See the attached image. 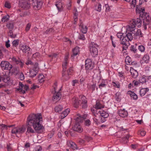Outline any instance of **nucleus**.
Returning a JSON list of instances; mask_svg holds the SVG:
<instances>
[{
  "mask_svg": "<svg viewBox=\"0 0 151 151\" xmlns=\"http://www.w3.org/2000/svg\"><path fill=\"white\" fill-rule=\"evenodd\" d=\"M39 55V54L38 52H36V53L33 54L32 55L33 58H36Z\"/></svg>",
  "mask_w": 151,
  "mask_h": 151,
  "instance_id": "obj_64",
  "label": "nucleus"
},
{
  "mask_svg": "<svg viewBox=\"0 0 151 151\" xmlns=\"http://www.w3.org/2000/svg\"><path fill=\"white\" fill-rule=\"evenodd\" d=\"M87 117V115L86 114H84L82 115H81L80 114H78L77 116L75 118V120L76 121V123H79L81 122L83 120L86 118Z\"/></svg>",
  "mask_w": 151,
  "mask_h": 151,
  "instance_id": "obj_11",
  "label": "nucleus"
},
{
  "mask_svg": "<svg viewBox=\"0 0 151 151\" xmlns=\"http://www.w3.org/2000/svg\"><path fill=\"white\" fill-rule=\"evenodd\" d=\"M21 50H22L23 52L26 53L30 50V48L28 46L23 45L22 46Z\"/></svg>",
  "mask_w": 151,
  "mask_h": 151,
  "instance_id": "obj_29",
  "label": "nucleus"
},
{
  "mask_svg": "<svg viewBox=\"0 0 151 151\" xmlns=\"http://www.w3.org/2000/svg\"><path fill=\"white\" fill-rule=\"evenodd\" d=\"M139 134H140L142 136H144L146 134V132L145 131L142 130H140L138 132Z\"/></svg>",
  "mask_w": 151,
  "mask_h": 151,
  "instance_id": "obj_53",
  "label": "nucleus"
},
{
  "mask_svg": "<svg viewBox=\"0 0 151 151\" xmlns=\"http://www.w3.org/2000/svg\"><path fill=\"white\" fill-rule=\"evenodd\" d=\"M63 109L62 106L60 105H58L55 107V109L56 112H59Z\"/></svg>",
  "mask_w": 151,
  "mask_h": 151,
  "instance_id": "obj_39",
  "label": "nucleus"
},
{
  "mask_svg": "<svg viewBox=\"0 0 151 151\" xmlns=\"http://www.w3.org/2000/svg\"><path fill=\"white\" fill-rule=\"evenodd\" d=\"M19 78L21 80H23L24 79V76L23 74L21 73H20Z\"/></svg>",
  "mask_w": 151,
  "mask_h": 151,
  "instance_id": "obj_62",
  "label": "nucleus"
},
{
  "mask_svg": "<svg viewBox=\"0 0 151 151\" xmlns=\"http://www.w3.org/2000/svg\"><path fill=\"white\" fill-rule=\"evenodd\" d=\"M80 29L81 31L83 33L85 34L87 32V27L86 26H84L82 22H81L79 25Z\"/></svg>",
  "mask_w": 151,
  "mask_h": 151,
  "instance_id": "obj_18",
  "label": "nucleus"
},
{
  "mask_svg": "<svg viewBox=\"0 0 151 151\" xmlns=\"http://www.w3.org/2000/svg\"><path fill=\"white\" fill-rule=\"evenodd\" d=\"M118 114L119 116L122 117L127 116L128 115V112L124 109L123 110H119L118 111Z\"/></svg>",
  "mask_w": 151,
  "mask_h": 151,
  "instance_id": "obj_15",
  "label": "nucleus"
},
{
  "mask_svg": "<svg viewBox=\"0 0 151 151\" xmlns=\"http://www.w3.org/2000/svg\"><path fill=\"white\" fill-rule=\"evenodd\" d=\"M73 128L74 131L78 132H81L83 131V128L79 123H76Z\"/></svg>",
  "mask_w": 151,
  "mask_h": 151,
  "instance_id": "obj_13",
  "label": "nucleus"
},
{
  "mask_svg": "<svg viewBox=\"0 0 151 151\" xmlns=\"http://www.w3.org/2000/svg\"><path fill=\"white\" fill-rule=\"evenodd\" d=\"M79 38L80 39L83 40H84L85 39L84 35L83 34L80 35Z\"/></svg>",
  "mask_w": 151,
  "mask_h": 151,
  "instance_id": "obj_59",
  "label": "nucleus"
},
{
  "mask_svg": "<svg viewBox=\"0 0 151 151\" xmlns=\"http://www.w3.org/2000/svg\"><path fill=\"white\" fill-rule=\"evenodd\" d=\"M98 113L100 114L101 116L104 118H106L109 116V114L106 111L102 110H100L98 111Z\"/></svg>",
  "mask_w": 151,
  "mask_h": 151,
  "instance_id": "obj_20",
  "label": "nucleus"
},
{
  "mask_svg": "<svg viewBox=\"0 0 151 151\" xmlns=\"http://www.w3.org/2000/svg\"><path fill=\"white\" fill-rule=\"evenodd\" d=\"M142 60L145 63H147L149 60V55H145L143 57Z\"/></svg>",
  "mask_w": 151,
  "mask_h": 151,
  "instance_id": "obj_42",
  "label": "nucleus"
},
{
  "mask_svg": "<svg viewBox=\"0 0 151 151\" xmlns=\"http://www.w3.org/2000/svg\"><path fill=\"white\" fill-rule=\"evenodd\" d=\"M135 25L133 24H132V23L129 26V27L127 29V32H129L132 34V35L133 32H135V30L136 29L135 28Z\"/></svg>",
  "mask_w": 151,
  "mask_h": 151,
  "instance_id": "obj_14",
  "label": "nucleus"
},
{
  "mask_svg": "<svg viewBox=\"0 0 151 151\" xmlns=\"http://www.w3.org/2000/svg\"><path fill=\"white\" fill-rule=\"evenodd\" d=\"M67 145L70 148L73 149H77V146L76 144L71 141H68L67 142Z\"/></svg>",
  "mask_w": 151,
  "mask_h": 151,
  "instance_id": "obj_19",
  "label": "nucleus"
},
{
  "mask_svg": "<svg viewBox=\"0 0 151 151\" xmlns=\"http://www.w3.org/2000/svg\"><path fill=\"white\" fill-rule=\"evenodd\" d=\"M132 77L134 78H136L138 76V73L136 70L133 68L131 67L130 70Z\"/></svg>",
  "mask_w": 151,
  "mask_h": 151,
  "instance_id": "obj_17",
  "label": "nucleus"
},
{
  "mask_svg": "<svg viewBox=\"0 0 151 151\" xmlns=\"http://www.w3.org/2000/svg\"><path fill=\"white\" fill-rule=\"evenodd\" d=\"M93 120L94 122L97 124H98L99 122L98 121V119L95 117L93 118Z\"/></svg>",
  "mask_w": 151,
  "mask_h": 151,
  "instance_id": "obj_63",
  "label": "nucleus"
},
{
  "mask_svg": "<svg viewBox=\"0 0 151 151\" xmlns=\"http://www.w3.org/2000/svg\"><path fill=\"white\" fill-rule=\"evenodd\" d=\"M147 80V76H143L140 78L139 81L140 83H143L146 82Z\"/></svg>",
  "mask_w": 151,
  "mask_h": 151,
  "instance_id": "obj_32",
  "label": "nucleus"
},
{
  "mask_svg": "<svg viewBox=\"0 0 151 151\" xmlns=\"http://www.w3.org/2000/svg\"><path fill=\"white\" fill-rule=\"evenodd\" d=\"M38 68H36L35 70L33 69L29 71L30 73V77L33 78L38 73Z\"/></svg>",
  "mask_w": 151,
  "mask_h": 151,
  "instance_id": "obj_21",
  "label": "nucleus"
},
{
  "mask_svg": "<svg viewBox=\"0 0 151 151\" xmlns=\"http://www.w3.org/2000/svg\"><path fill=\"white\" fill-rule=\"evenodd\" d=\"M9 40H8L6 42L5 46L7 48L9 47L10 46V44H9Z\"/></svg>",
  "mask_w": 151,
  "mask_h": 151,
  "instance_id": "obj_56",
  "label": "nucleus"
},
{
  "mask_svg": "<svg viewBox=\"0 0 151 151\" xmlns=\"http://www.w3.org/2000/svg\"><path fill=\"white\" fill-rule=\"evenodd\" d=\"M127 93L129 94L131 97L134 100H136L138 98L137 96L134 92L131 91H128L127 92Z\"/></svg>",
  "mask_w": 151,
  "mask_h": 151,
  "instance_id": "obj_25",
  "label": "nucleus"
},
{
  "mask_svg": "<svg viewBox=\"0 0 151 151\" xmlns=\"http://www.w3.org/2000/svg\"><path fill=\"white\" fill-rule=\"evenodd\" d=\"M91 111L94 116L95 117H97V116L98 115V114L97 113V111L96 110L95 111L94 110H93V111L92 110H91Z\"/></svg>",
  "mask_w": 151,
  "mask_h": 151,
  "instance_id": "obj_61",
  "label": "nucleus"
},
{
  "mask_svg": "<svg viewBox=\"0 0 151 151\" xmlns=\"http://www.w3.org/2000/svg\"><path fill=\"white\" fill-rule=\"evenodd\" d=\"M104 106L103 105L100 104L99 102L97 101L94 108L95 109L97 110L98 109H101V108H104Z\"/></svg>",
  "mask_w": 151,
  "mask_h": 151,
  "instance_id": "obj_27",
  "label": "nucleus"
},
{
  "mask_svg": "<svg viewBox=\"0 0 151 151\" xmlns=\"http://www.w3.org/2000/svg\"><path fill=\"white\" fill-rule=\"evenodd\" d=\"M85 139L87 141H89L92 139V138L91 137L88 136H85Z\"/></svg>",
  "mask_w": 151,
  "mask_h": 151,
  "instance_id": "obj_60",
  "label": "nucleus"
},
{
  "mask_svg": "<svg viewBox=\"0 0 151 151\" xmlns=\"http://www.w3.org/2000/svg\"><path fill=\"white\" fill-rule=\"evenodd\" d=\"M121 94L119 92H117L115 94V98L116 100L118 102L120 101L121 100Z\"/></svg>",
  "mask_w": 151,
  "mask_h": 151,
  "instance_id": "obj_36",
  "label": "nucleus"
},
{
  "mask_svg": "<svg viewBox=\"0 0 151 151\" xmlns=\"http://www.w3.org/2000/svg\"><path fill=\"white\" fill-rule=\"evenodd\" d=\"M70 111V109H67L63 111L61 114V117L62 119L64 118L69 113Z\"/></svg>",
  "mask_w": 151,
  "mask_h": 151,
  "instance_id": "obj_24",
  "label": "nucleus"
},
{
  "mask_svg": "<svg viewBox=\"0 0 151 151\" xmlns=\"http://www.w3.org/2000/svg\"><path fill=\"white\" fill-rule=\"evenodd\" d=\"M31 26V24L30 23H28L27 24L25 28V30L27 32L29 30V29H30Z\"/></svg>",
  "mask_w": 151,
  "mask_h": 151,
  "instance_id": "obj_55",
  "label": "nucleus"
},
{
  "mask_svg": "<svg viewBox=\"0 0 151 151\" xmlns=\"http://www.w3.org/2000/svg\"><path fill=\"white\" fill-rule=\"evenodd\" d=\"M42 2L41 1H36V4L37 5V6H34L35 7V8L37 9V10H39L42 7Z\"/></svg>",
  "mask_w": 151,
  "mask_h": 151,
  "instance_id": "obj_37",
  "label": "nucleus"
},
{
  "mask_svg": "<svg viewBox=\"0 0 151 151\" xmlns=\"http://www.w3.org/2000/svg\"><path fill=\"white\" fill-rule=\"evenodd\" d=\"M106 86V84L104 82H102L99 85V88L101 89L102 88L105 87Z\"/></svg>",
  "mask_w": 151,
  "mask_h": 151,
  "instance_id": "obj_47",
  "label": "nucleus"
},
{
  "mask_svg": "<svg viewBox=\"0 0 151 151\" xmlns=\"http://www.w3.org/2000/svg\"><path fill=\"white\" fill-rule=\"evenodd\" d=\"M98 45L94 42H91L90 45V51L91 55L93 57H96L98 54L97 47Z\"/></svg>",
  "mask_w": 151,
  "mask_h": 151,
  "instance_id": "obj_5",
  "label": "nucleus"
},
{
  "mask_svg": "<svg viewBox=\"0 0 151 151\" xmlns=\"http://www.w3.org/2000/svg\"><path fill=\"white\" fill-rule=\"evenodd\" d=\"M16 91H19L20 92L22 93L23 94H24L25 93V91L24 90H23L22 88H20V87H19V88L16 89Z\"/></svg>",
  "mask_w": 151,
  "mask_h": 151,
  "instance_id": "obj_51",
  "label": "nucleus"
},
{
  "mask_svg": "<svg viewBox=\"0 0 151 151\" xmlns=\"http://www.w3.org/2000/svg\"><path fill=\"white\" fill-rule=\"evenodd\" d=\"M139 50L142 52H144L145 50L144 46L142 45H139L138 46Z\"/></svg>",
  "mask_w": 151,
  "mask_h": 151,
  "instance_id": "obj_46",
  "label": "nucleus"
},
{
  "mask_svg": "<svg viewBox=\"0 0 151 151\" xmlns=\"http://www.w3.org/2000/svg\"><path fill=\"white\" fill-rule=\"evenodd\" d=\"M19 40H14L12 42V44L14 46L16 47L19 44Z\"/></svg>",
  "mask_w": 151,
  "mask_h": 151,
  "instance_id": "obj_44",
  "label": "nucleus"
},
{
  "mask_svg": "<svg viewBox=\"0 0 151 151\" xmlns=\"http://www.w3.org/2000/svg\"><path fill=\"white\" fill-rule=\"evenodd\" d=\"M142 21L139 18H137L136 20L133 19L132 22V24H134L135 26L137 24H139V25H140L141 24Z\"/></svg>",
  "mask_w": 151,
  "mask_h": 151,
  "instance_id": "obj_26",
  "label": "nucleus"
},
{
  "mask_svg": "<svg viewBox=\"0 0 151 151\" xmlns=\"http://www.w3.org/2000/svg\"><path fill=\"white\" fill-rule=\"evenodd\" d=\"M55 5L59 11H61L62 10L63 6L61 3L58 2Z\"/></svg>",
  "mask_w": 151,
  "mask_h": 151,
  "instance_id": "obj_35",
  "label": "nucleus"
},
{
  "mask_svg": "<svg viewBox=\"0 0 151 151\" xmlns=\"http://www.w3.org/2000/svg\"><path fill=\"white\" fill-rule=\"evenodd\" d=\"M9 16L8 15L4 16L1 19V21L4 22H7L9 20Z\"/></svg>",
  "mask_w": 151,
  "mask_h": 151,
  "instance_id": "obj_38",
  "label": "nucleus"
},
{
  "mask_svg": "<svg viewBox=\"0 0 151 151\" xmlns=\"http://www.w3.org/2000/svg\"><path fill=\"white\" fill-rule=\"evenodd\" d=\"M36 0L35 1H33V3L32 4V6H33V8L35 10H37V9L35 8V7L34 6H37V5L36 4Z\"/></svg>",
  "mask_w": 151,
  "mask_h": 151,
  "instance_id": "obj_57",
  "label": "nucleus"
},
{
  "mask_svg": "<svg viewBox=\"0 0 151 151\" xmlns=\"http://www.w3.org/2000/svg\"><path fill=\"white\" fill-rule=\"evenodd\" d=\"M140 14L139 16L141 17H144L143 24L144 29L145 30L147 29V26L149 27H150L151 25L150 22V18L148 14L145 12H139Z\"/></svg>",
  "mask_w": 151,
  "mask_h": 151,
  "instance_id": "obj_4",
  "label": "nucleus"
},
{
  "mask_svg": "<svg viewBox=\"0 0 151 151\" xmlns=\"http://www.w3.org/2000/svg\"><path fill=\"white\" fill-rule=\"evenodd\" d=\"M122 33H118L116 35L117 37L120 38L121 41L120 43L123 45L122 48L123 50H126L128 48L127 44L129 41H131L133 39V36L129 32H126L125 35H123Z\"/></svg>",
  "mask_w": 151,
  "mask_h": 151,
  "instance_id": "obj_2",
  "label": "nucleus"
},
{
  "mask_svg": "<svg viewBox=\"0 0 151 151\" xmlns=\"http://www.w3.org/2000/svg\"><path fill=\"white\" fill-rule=\"evenodd\" d=\"M26 64L27 65H33V63L31 61L29 60H28L26 62Z\"/></svg>",
  "mask_w": 151,
  "mask_h": 151,
  "instance_id": "obj_58",
  "label": "nucleus"
},
{
  "mask_svg": "<svg viewBox=\"0 0 151 151\" xmlns=\"http://www.w3.org/2000/svg\"><path fill=\"white\" fill-rule=\"evenodd\" d=\"M87 87L89 89H91L92 91L95 90L96 88V84H93L92 85H91L90 84H88L87 85Z\"/></svg>",
  "mask_w": 151,
  "mask_h": 151,
  "instance_id": "obj_34",
  "label": "nucleus"
},
{
  "mask_svg": "<svg viewBox=\"0 0 151 151\" xmlns=\"http://www.w3.org/2000/svg\"><path fill=\"white\" fill-rule=\"evenodd\" d=\"M134 34L133 36V38L134 37V39H137L139 38L140 37H142V32L141 30L136 29L135 31V32H133Z\"/></svg>",
  "mask_w": 151,
  "mask_h": 151,
  "instance_id": "obj_12",
  "label": "nucleus"
},
{
  "mask_svg": "<svg viewBox=\"0 0 151 151\" xmlns=\"http://www.w3.org/2000/svg\"><path fill=\"white\" fill-rule=\"evenodd\" d=\"M79 100L76 98L72 99V102L75 107L78 108L80 105L83 109H86L87 107V101L85 96L81 95L79 96Z\"/></svg>",
  "mask_w": 151,
  "mask_h": 151,
  "instance_id": "obj_3",
  "label": "nucleus"
},
{
  "mask_svg": "<svg viewBox=\"0 0 151 151\" xmlns=\"http://www.w3.org/2000/svg\"><path fill=\"white\" fill-rule=\"evenodd\" d=\"M94 66L91 60L90 59H87L86 60L85 68L86 70H91L92 69Z\"/></svg>",
  "mask_w": 151,
  "mask_h": 151,
  "instance_id": "obj_10",
  "label": "nucleus"
},
{
  "mask_svg": "<svg viewBox=\"0 0 151 151\" xmlns=\"http://www.w3.org/2000/svg\"><path fill=\"white\" fill-rule=\"evenodd\" d=\"M101 5L100 4H96L95 6V9L97 11L100 12L101 10Z\"/></svg>",
  "mask_w": 151,
  "mask_h": 151,
  "instance_id": "obj_40",
  "label": "nucleus"
},
{
  "mask_svg": "<svg viewBox=\"0 0 151 151\" xmlns=\"http://www.w3.org/2000/svg\"><path fill=\"white\" fill-rule=\"evenodd\" d=\"M2 52L4 55H7L8 54V51L7 50H6L5 48L3 47H1Z\"/></svg>",
  "mask_w": 151,
  "mask_h": 151,
  "instance_id": "obj_43",
  "label": "nucleus"
},
{
  "mask_svg": "<svg viewBox=\"0 0 151 151\" xmlns=\"http://www.w3.org/2000/svg\"><path fill=\"white\" fill-rule=\"evenodd\" d=\"M149 91V89L148 88H144L141 89L139 91L140 96H144Z\"/></svg>",
  "mask_w": 151,
  "mask_h": 151,
  "instance_id": "obj_22",
  "label": "nucleus"
},
{
  "mask_svg": "<svg viewBox=\"0 0 151 151\" xmlns=\"http://www.w3.org/2000/svg\"><path fill=\"white\" fill-rule=\"evenodd\" d=\"M130 137V135L129 134H128L125 137H124L122 138V139L124 140H125L126 142H127L128 141V139Z\"/></svg>",
  "mask_w": 151,
  "mask_h": 151,
  "instance_id": "obj_54",
  "label": "nucleus"
},
{
  "mask_svg": "<svg viewBox=\"0 0 151 151\" xmlns=\"http://www.w3.org/2000/svg\"><path fill=\"white\" fill-rule=\"evenodd\" d=\"M125 62L128 63L127 64H130L131 62V58L129 57H127L125 59Z\"/></svg>",
  "mask_w": 151,
  "mask_h": 151,
  "instance_id": "obj_49",
  "label": "nucleus"
},
{
  "mask_svg": "<svg viewBox=\"0 0 151 151\" xmlns=\"http://www.w3.org/2000/svg\"><path fill=\"white\" fill-rule=\"evenodd\" d=\"M91 124V122L89 119H87L85 121L84 124L87 126H89Z\"/></svg>",
  "mask_w": 151,
  "mask_h": 151,
  "instance_id": "obj_50",
  "label": "nucleus"
},
{
  "mask_svg": "<svg viewBox=\"0 0 151 151\" xmlns=\"http://www.w3.org/2000/svg\"><path fill=\"white\" fill-rule=\"evenodd\" d=\"M131 50L133 51L134 52H136L137 51V50L136 48L134 46H132L131 47Z\"/></svg>",
  "mask_w": 151,
  "mask_h": 151,
  "instance_id": "obj_52",
  "label": "nucleus"
},
{
  "mask_svg": "<svg viewBox=\"0 0 151 151\" xmlns=\"http://www.w3.org/2000/svg\"><path fill=\"white\" fill-rule=\"evenodd\" d=\"M13 126V125H12L7 126L6 125L1 124H0V129L2 131L4 129L6 130L7 129V127H11Z\"/></svg>",
  "mask_w": 151,
  "mask_h": 151,
  "instance_id": "obj_31",
  "label": "nucleus"
},
{
  "mask_svg": "<svg viewBox=\"0 0 151 151\" xmlns=\"http://www.w3.org/2000/svg\"><path fill=\"white\" fill-rule=\"evenodd\" d=\"M79 48L78 47H76L73 50V55H71V57H73V56H76L78 54V53L79 52Z\"/></svg>",
  "mask_w": 151,
  "mask_h": 151,
  "instance_id": "obj_28",
  "label": "nucleus"
},
{
  "mask_svg": "<svg viewBox=\"0 0 151 151\" xmlns=\"http://www.w3.org/2000/svg\"><path fill=\"white\" fill-rule=\"evenodd\" d=\"M1 67L4 70H10L12 68V65L6 61H2L0 64Z\"/></svg>",
  "mask_w": 151,
  "mask_h": 151,
  "instance_id": "obj_9",
  "label": "nucleus"
},
{
  "mask_svg": "<svg viewBox=\"0 0 151 151\" xmlns=\"http://www.w3.org/2000/svg\"><path fill=\"white\" fill-rule=\"evenodd\" d=\"M67 62H65L63 64V71H65L66 69V66H67Z\"/></svg>",
  "mask_w": 151,
  "mask_h": 151,
  "instance_id": "obj_48",
  "label": "nucleus"
},
{
  "mask_svg": "<svg viewBox=\"0 0 151 151\" xmlns=\"http://www.w3.org/2000/svg\"><path fill=\"white\" fill-rule=\"evenodd\" d=\"M26 130V128L24 126L21 127H18L13 128L12 130V132L13 134H14L16 135V136L18 137L17 135L19 136L24 133Z\"/></svg>",
  "mask_w": 151,
  "mask_h": 151,
  "instance_id": "obj_6",
  "label": "nucleus"
},
{
  "mask_svg": "<svg viewBox=\"0 0 151 151\" xmlns=\"http://www.w3.org/2000/svg\"><path fill=\"white\" fill-rule=\"evenodd\" d=\"M10 80V77L7 75H3V81L5 83H7Z\"/></svg>",
  "mask_w": 151,
  "mask_h": 151,
  "instance_id": "obj_33",
  "label": "nucleus"
},
{
  "mask_svg": "<svg viewBox=\"0 0 151 151\" xmlns=\"http://www.w3.org/2000/svg\"><path fill=\"white\" fill-rule=\"evenodd\" d=\"M19 6L22 8L24 9H28L30 6V4L28 0H20Z\"/></svg>",
  "mask_w": 151,
  "mask_h": 151,
  "instance_id": "obj_8",
  "label": "nucleus"
},
{
  "mask_svg": "<svg viewBox=\"0 0 151 151\" xmlns=\"http://www.w3.org/2000/svg\"><path fill=\"white\" fill-rule=\"evenodd\" d=\"M42 121L41 115L39 114H31L29 115L27 119V132H28L34 133L35 132L31 127L32 125L35 131L37 133H42L44 128L40 124V121Z\"/></svg>",
  "mask_w": 151,
  "mask_h": 151,
  "instance_id": "obj_1",
  "label": "nucleus"
},
{
  "mask_svg": "<svg viewBox=\"0 0 151 151\" xmlns=\"http://www.w3.org/2000/svg\"><path fill=\"white\" fill-rule=\"evenodd\" d=\"M6 27L9 30H12L14 28V22H10L7 23Z\"/></svg>",
  "mask_w": 151,
  "mask_h": 151,
  "instance_id": "obj_23",
  "label": "nucleus"
},
{
  "mask_svg": "<svg viewBox=\"0 0 151 151\" xmlns=\"http://www.w3.org/2000/svg\"><path fill=\"white\" fill-rule=\"evenodd\" d=\"M4 6L8 9H10L11 7V6L10 3L6 1L5 3Z\"/></svg>",
  "mask_w": 151,
  "mask_h": 151,
  "instance_id": "obj_45",
  "label": "nucleus"
},
{
  "mask_svg": "<svg viewBox=\"0 0 151 151\" xmlns=\"http://www.w3.org/2000/svg\"><path fill=\"white\" fill-rule=\"evenodd\" d=\"M8 35L12 38H14L16 37V35H13V31L12 30H9L8 33Z\"/></svg>",
  "mask_w": 151,
  "mask_h": 151,
  "instance_id": "obj_41",
  "label": "nucleus"
},
{
  "mask_svg": "<svg viewBox=\"0 0 151 151\" xmlns=\"http://www.w3.org/2000/svg\"><path fill=\"white\" fill-rule=\"evenodd\" d=\"M57 83H55L54 84V91H52L53 95L52 96V100L53 101H58L60 100L61 98V94L58 91H56Z\"/></svg>",
  "mask_w": 151,
  "mask_h": 151,
  "instance_id": "obj_7",
  "label": "nucleus"
},
{
  "mask_svg": "<svg viewBox=\"0 0 151 151\" xmlns=\"http://www.w3.org/2000/svg\"><path fill=\"white\" fill-rule=\"evenodd\" d=\"M19 60V59H17L14 57H13L12 58V60L14 63H16V64H19L20 66L22 68L23 66L24 63L20 60Z\"/></svg>",
  "mask_w": 151,
  "mask_h": 151,
  "instance_id": "obj_16",
  "label": "nucleus"
},
{
  "mask_svg": "<svg viewBox=\"0 0 151 151\" xmlns=\"http://www.w3.org/2000/svg\"><path fill=\"white\" fill-rule=\"evenodd\" d=\"M65 72V71H63L62 73V79L66 81L70 77L69 76V75H68V73L66 75Z\"/></svg>",
  "mask_w": 151,
  "mask_h": 151,
  "instance_id": "obj_30",
  "label": "nucleus"
}]
</instances>
